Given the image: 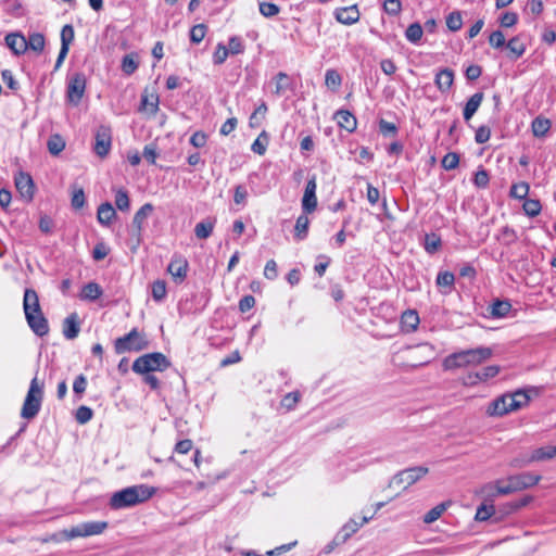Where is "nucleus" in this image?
I'll list each match as a JSON object with an SVG mask.
<instances>
[{
    "mask_svg": "<svg viewBox=\"0 0 556 556\" xmlns=\"http://www.w3.org/2000/svg\"><path fill=\"white\" fill-rule=\"evenodd\" d=\"M383 10L389 15H399L402 11L401 0H384Z\"/></svg>",
    "mask_w": 556,
    "mask_h": 556,
    "instance_id": "6e6d98bb",
    "label": "nucleus"
},
{
    "mask_svg": "<svg viewBox=\"0 0 556 556\" xmlns=\"http://www.w3.org/2000/svg\"><path fill=\"white\" fill-rule=\"evenodd\" d=\"M215 218H206L198 223L194 227V235L198 239H207L214 230Z\"/></svg>",
    "mask_w": 556,
    "mask_h": 556,
    "instance_id": "b1692460",
    "label": "nucleus"
},
{
    "mask_svg": "<svg viewBox=\"0 0 556 556\" xmlns=\"http://www.w3.org/2000/svg\"><path fill=\"white\" fill-rule=\"evenodd\" d=\"M206 34V26L204 24L194 25L190 30V40L194 43H200Z\"/></svg>",
    "mask_w": 556,
    "mask_h": 556,
    "instance_id": "5fc2aeb1",
    "label": "nucleus"
},
{
    "mask_svg": "<svg viewBox=\"0 0 556 556\" xmlns=\"http://www.w3.org/2000/svg\"><path fill=\"white\" fill-rule=\"evenodd\" d=\"M500 371H501L500 366L490 365V366L482 368L480 371L475 372V377L478 378L480 381L485 382L489 379H492L495 376H497Z\"/></svg>",
    "mask_w": 556,
    "mask_h": 556,
    "instance_id": "4c0bfd02",
    "label": "nucleus"
},
{
    "mask_svg": "<svg viewBox=\"0 0 556 556\" xmlns=\"http://www.w3.org/2000/svg\"><path fill=\"white\" fill-rule=\"evenodd\" d=\"M509 478L510 482H513L516 492L531 488L538 484L539 481L541 480V476L531 472H521L518 475L510 476Z\"/></svg>",
    "mask_w": 556,
    "mask_h": 556,
    "instance_id": "2eb2a0df",
    "label": "nucleus"
},
{
    "mask_svg": "<svg viewBox=\"0 0 556 556\" xmlns=\"http://www.w3.org/2000/svg\"><path fill=\"white\" fill-rule=\"evenodd\" d=\"M24 313L29 328L38 336L43 337L49 332L47 318L43 316L37 292L26 289L24 292Z\"/></svg>",
    "mask_w": 556,
    "mask_h": 556,
    "instance_id": "7ed1b4c3",
    "label": "nucleus"
},
{
    "mask_svg": "<svg viewBox=\"0 0 556 556\" xmlns=\"http://www.w3.org/2000/svg\"><path fill=\"white\" fill-rule=\"evenodd\" d=\"M511 400H514V408L515 410L520 409L529 404L530 396L522 390H518L511 394H509Z\"/></svg>",
    "mask_w": 556,
    "mask_h": 556,
    "instance_id": "37998d69",
    "label": "nucleus"
},
{
    "mask_svg": "<svg viewBox=\"0 0 556 556\" xmlns=\"http://www.w3.org/2000/svg\"><path fill=\"white\" fill-rule=\"evenodd\" d=\"M112 144V135H111V128L108 126L101 125L98 127L96 135H94V153L100 156L104 157L109 154L111 150Z\"/></svg>",
    "mask_w": 556,
    "mask_h": 556,
    "instance_id": "9d476101",
    "label": "nucleus"
},
{
    "mask_svg": "<svg viewBox=\"0 0 556 556\" xmlns=\"http://www.w3.org/2000/svg\"><path fill=\"white\" fill-rule=\"evenodd\" d=\"M103 291L97 282H88L80 292V299L87 301H96L102 295Z\"/></svg>",
    "mask_w": 556,
    "mask_h": 556,
    "instance_id": "393cba45",
    "label": "nucleus"
},
{
    "mask_svg": "<svg viewBox=\"0 0 556 556\" xmlns=\"http://www.w3.org/2000/svg\"><path fill=\"white\" fill-rule=\"evenodd\" d=\"M300 400V394L298 392H290L283 396L281 400V405L287 409H292Z\"/></svg>",
    "mask_w": 556,
    "mask_h": 556,
    "instance_id": "774afa93",
    "label": "nucleus"
},
{
    "mask_svg": "<svg viewBox=\"0 0 556 556\" xmlns=\"http://www.w3.org/2000/svg\"><path fill=\"white\" fill-rule=\"evenodd\" d=\"M316 188V177L312 176L307 180L304 194L302 198V208L305 214L314 212L317 207Z\"/></svg>",
    "mask_w": 556,
    "mask_h": 556,
    "instance_id": "ddd939ff",
    "label": "nucleus"
},
{
    "mask_svg": "<svg viewBox=\"0 0 556 556\" xmlns=\"http://www.w3.org/2000/svg\"><path fill=\"white\" fill-rule=\"evenodd\" d=\"M489 43L491 47L498 49L505 46V36L503 31L495 30L489 37Z\"/></svg>",
    "mask_w": 556,
    "mask_h": 556,
    "instance_id": "e2e57ef3",
    "label": "nucleus"
},
{
    "mask_svg": "<svg viewBox=\"0 0 556 556\" xmlns=\"http://www.w3.org/2000/svg\"><path fill=\"white\" fill-rule=\"evenodd\" d=\"M441 164L446 170L455 169L459 164V155L455 152H448L443 156Z\"/></svg>",
    "mask_w": 556,
    "mask_h": 556,
    "instance_id": "a18cd8bd",
    "label": "nucleus"
},
{
    "mask_svg": "<svg viewBox=\"0 0 556 556\" xmlns=\"http://www.w3.org/2000/svg\"><path fill=\"white\" fill-rule=\"evenodd\" d=\"M511 308V304L508 301L496 300L491 305L490 313L493 317L501 318L505 317Z\"/></svg>",
    "mask_w": 556,
    "mask_h": 556,
    "instance_id": "7c9ffc66",
    "label": "nucleus"
},
{
    "mask_svg": "<svg viewBox=\"0 0 556 556\" xmlns=\"http://www.w3.org/2000/svg\"><path fill=\"white\" fill-rule=\"evenodd\" d=\"M115 216L116 212L111 203L105 202L98 207L97 218L100 224L108 226Z\"/></svg>",
    "mask_w": 556,
    "mask_h": 556,
    "instance_id": "4be33fe9",
    "label": "nucleus"
},
{
    "mask_svg": "<svg viewBox=\"0 0 556 556\" xmlns=\"http://www.w3.org/2000/svg\"><path fill=\"white\" fill-rule=\"evenodd\" d=\"M143 157L150 164H155L157 157V147L155 143L147 144L143 149Z\"/></svg>",
    "mask_w": 556,
    "mask_h": 556,
    "instance_id": "69168bd1",
    "label": "nucleus"
},
{
    "mask_svg": "<svg viewBox=\"0 0 556 556\" xmlns=\"http://www.w3.org/2000/svg\"><path fill=\"white\" fill-rule=\"evenodd\" d=\"M266 112H267V106L265 103H262L261 105H258L254 110L252 115L250 116V122H249L250 126L252 128L258 127L261 125V122L264 119Z\"/></svg>",
    "mask_w": 556,
    "mask_h": 556,
    "instance_id": "a19ab883",
    "label": "nucleus"
},
{
    "mask_svg": "<svg viewBox=\"0 0 556 556\" xmlns=\"http://www.w3.org/2000/svg\"><path fill=\"white\" fill-rule=\"evenodd\" d=\"M228 55H229L228 49L223 43H218L216 47V50L213 54L214 64H216V65L223 64L227 60Z\"/></svg>",
    "mask_w": 556,
    "mask_h": 556,
    "instance_id": "13d9d810",
    "label": "nucleus"
},
{
    "mask_svg": "<svg viewBox=\"0 0 556 556\" xmlns=\"http://www.w3.org/2000/svg\"><path fill=\"white\" fill-rule=\"evenodd\" d=\"M166 296V283L163 280H156L152 285V298L160 302Z\"/></svg>",
    "mask_w": 556,
    "mask_h": 556,
    "instance_id": "603ef678",
    "label": "nucleus"
},
{
    "mask_svg": "<svg viewBox=\"0 0 556 556\" xmlns=\"http://www.w3.org/2000/svg\"><path fill=\"white\" fill-rule=\"evenodd\" d=\"M141 103L146 110L155 113L159 109V97L156 94L143 96Z\"/></svg>",
    "mask_w": 556,
    "mask_h": 556,
    "instance_id": "052dcab7",
    "label": "nucleus"
},
{
    "mask_svg": "<svg viewBox=\"0 0 556 556\" xmlns=\"http://www.w3.org/2000/svg\"><path fill=\"white\" fill-rule=\"evenodd\" d=\"M522 208L529 217H535L540 214L542 205L538 199H526Z\"/></svg>",
    "mask_w": 556,
    "mask_h": 556,
    "instance_id": "e433bc0d",
    "label": "nucleus"
},
{
    "mask_svg": "<svg viewBox=\"0 0 556 556\" xmlns=\"http://www.w3.org/2000/svg\"><path fill=\"white\" fill-rule=\"evenodd\" d=\"M43 382L39 381L37 377L31 379L21 409L22 418L30 420L38 415L43 400Z\"/></svg>",
    "mask_w": 556,
    "mask_h": 556,
    "instance_id": "39448f33",
    "label": "nucleus"
},
{
    "mask_svg": "<svg viewBox=\"0 0 556 556\" xmlns=\"http://www.w3.org/2000/svg\"><path fill=\"white\" fill-rule=\"evenodd\" d=\"M167 271L175 282L180 283L187 277L188 262L182 257H174L168 264Z\"/></svg>",
    "mask_w": 556,
    "mask_h": 556,
    "instance_id": "dca6fc26",
    "label": "nucleus"
},
{
    "mask_svg": "<svg viewBox=\"0 0 556 556\" xmlns=\"http://www.w3.org/2000/svg\"><path fill=\"white\" fill-rule=\"evenodd\" d=\"M153 205L151 203L143 204L135 214L132 219L131 236L136 238L137 244L141 241V232L146 219L153 212Z\"/></svg>",
    "mask_w": 556,
    "mask_h": 556,
    "instance_id": "f8f14e48",
    "label": "nucleus"
},
{
    "mask_svg": "<svg viewBox=\"0 0 556 556\" xmlns=\"http://www.w3.org/2000/svg\"><path fill=\"white\" fill-rule=\"evenodd\" d=\"M189 142L194 148H203L207 142V135L204 131L198 130L192 134Z\"/></svg>",
    "mask_w": 556,
    "mask_h": 556,
    "instance_id": "680f3d73",
    "label": "nucleus"
},
{
    "mask_svg": "<svg viewBox=\"0 0 556 556\" xmlns=\"http://www.w3.org/2000/svg\"><path fill=\"white\" fill-rule=\"evenodd\" d=\"M514 400L509 394H504L492 401L486 407V414L491 417H501L510 412H515Z\"/></svg>",
    "mask_w": 556,
    "mask_h": 556,
    "instance_id": "9b49d317",
    "label": "nucleus"
},
{
    "mask_svg": "<svg viewBox=\"0 0 556 556\" xmlns=\"http://www.w3.org/2000/svg\"><path fill=\"white\" fill-rule=\"evenodd\" d=\"M154 493L155 489L153 486L147 484L131 485L113 493L109 505L112 509L132 507L148 501Z\"/></svg>",
    "mask_w": 556,
    "mask_h": 556,
    "instance_id": "f257e3e1",
    "label": "nucleus"
},
{
    "mask_svg": "<svg viewBox=\"0 0 556 556\" xmlns=\"http://www.w3.org/2000/svg\"><path fill=\"white\" fill-rule=\"evenodd\" d=\"M530 186L526 181L514 184L510 188L509 195L514 199L523 200L527 198Z\"/></svg>",
    "mask_w": 556,
    "mask_h": 556,
    "instance_id": "c9c22d12",
    "label": "nucleus"
},
{
    "mask_svg": "<svg viewBox=\"0 0 556 556\" xmlns=\"http://www.w3.org/2000/svg\"><path fill=\"white\" fill-rule=\"evenodd\" d=\"M268 141V135L263 130L252 143L251 150L258 155H264L267 150Z\"/></svg>",
    "mask_w": 556,
    "mask_h": 556,
    "instance_id": "473e14b6",
    "label": "nucleus"
},
{
    "mask_svg": "<svg viewBox=\"0 0 556 556\" xmlns=\"http://www.w3.org/2000/svg\"><path fill=\"white\" fill-rule=\"evenodd\" d=\"M36 52H41L45 48V37L40 33H34L29 36L27 40V48Z\"/></svg>",
    "mask_w": 556,
    "mask_h": 556,
    "instance_id": "79ce46f5",
    "label": "nucleus"
},
{
    "mask_svg": "<svg viewBox=\"0 0 556 556\" xmlns=\"http://www.w3.org/2000/svg\"><path fill=\"white\" fill-rule=\"evenodd\" d=\"M483 98L484 96L482 92H477L468 99L463 111V116L466 122L470 121L475 113L478 111L483 101Z\"/></svg>",
    "mask_w": 556,
    "mask_h": 556,
    "instance_id": "aec40b11",
    "label": "nucleus"
},
{
    "mask_svg": "<svg viewBox=\"0 0 556 556\" xmlns=\"http://www.w3.org/2000/svg\"><path fill=\"white\" fill-rule=\"evenodd\" d=\"M419 324V316L416 311L408 309L403 313L401 318L402 328L406 331H414Z\"/></svg>",
    "mask_w": 556,
    "mask_h": 556,
    "instance_id": "a878e982",
    "label": "nucleus"
},
{
    "mask_svg": "<svg viewBox=\"0 0 556 556\" xmlns=\"http://www.w3.org/2000/svg\"><path fill=\"white\" fill-rule=\"evenodd\" d=\"M86 76L81 72L74 73L68 76L66 98L70 103L77 105L85 94Z\"/></svg>",
    "mask_w": 556,
    "mask_h": 556,
    "instance_id": "1a4fd4ad",
    "label": "nucleus"
},
{
    "mask_svg": "<svg viewBox=\"0 0 556 556\" xmlns=\"http://www.w3.org/2000/svg\"><path fill=\"white\" fill-rule=\"evenodd\" d=\"M274 81H275L274 93L277 94V96L283 94L285 91L290 88V78L283 72H279L275 76Z\"/></svg>",
    "mask_w": 556,
    "mask_h": 556,
    "instance_id": "2f4dec72",
    "label": "nucleus"
},
{
    "mask_svg": "<svg viewBox=\"0 0 556 556\" xmlns=\"http://www.w3.org/2000/svg\"><path fill=\"white\" fill-rule=\"evenodd\" d=\"M492 355L493 351L486 346L463 350L446 356L442 365L445 370L478 366L490 359Z\"/></svg>",
    "mask_w": 556,
    "mask_h": 556,
    "instance_id": "f03ea898",
    "label": "nucleus"
},
{
    "mask_svg": "<svg viewBox=\"0 0 556 556\" xmlns=\"http://www.w3.org/2000/svg\"><path fill=\"white\" fill-rule=\"evenodd\" d=\"M92 416H93L92 409L85 405L79 406L75 414L76 421L80 425H85L88 421H90Z\"/></svg>",
    "mask_w": 556,
    "mask_h": 556,
    "instance_id": "09e8293b",
    "label": "nucleus"
},
{
    "mask_svg": "<svg viewBox=\"0 0 556 556\" xmlns=\"http://www.w3.org/2000/svg\"><path fill=\"white\" fill-rule=\"evenodd\" d=\"M435 282L439 287H447L452 289L455 282V276L451 271H440L437 276Z\"/></svg>",
    "mask_w": 556,
    "mask_h": 556,
    "instance_id": "3c124183",
    "label": "nucleus"
},
{
    "mask_svg": "<svg viewBox=\"0 0 556 556\" xmlns=\"http://www.w3.org/2000/svg\"><path fill=\"white\" fill-rule=\"evenodd\" d=\"M446 26L452 31H457L463 26L462 14L458 11L452 12L446 17Z\"/></svg>",
    "mask_w": 556,
    "mask_h": 556,
    "instance_id": "49530a36",
    "label": "nucleus"
},
{
    "mask_svg": "<svg viewBox=\"0 0 556 556\" xmlns=\"http://www.w3.org/2000/svg\"><path fill=\"white\" fill-rule=\"evenodd\" d=\"M422 33L421 25L419 23H413L407 27L405 37L408 41L416 43L421 39Z\"/></svg>",
    "mask_w": 556,
    "mask_h": 556,
    "instance_id": "ea45409f",
    "label": "nucleus"
},
{
    "mask_svg": "<svg viewBox=\"0 0 556 556\" xmlns=\"http://www.w3.org/2000/svg\"><path fill=\"white\" fill-rule=\"evenodd\" d=\"M170 366L167 357L160 352L144 354L132 363L136 374L144 375L151 371H164Z\"/></svg>",
    "mask_w": 556,
    "mask_h": 556,
    "instance_id": "423d86ee",
    "label": "nucleus"
},
{
    "mask_svg": "<svg viewBox=\"0 0 556 556\" xmlns=\"http://www.w3.org/2000/svg\"><path fill=\"white\" fill-rule=\"evenodd\" d=\"M15 186L22 197L30 200L34 195V181L29 174L20 172L15 176Z\"/></svg>",
    "mask_w": 556,
    "mask_h": 556,
    "instance_id": "f3484780",
    "label": "nucleus"
},
{
    "mask_svg": "<svg viewBox=\"0 0 556 556\" xmlns=\"http://www.w3.org/2000/svg\"><path fill=\"white\" fill-rule=\"evenodd\" d=\"M553 446H544L536 448L531 456L532 460H544V459H551L554 458V455L552 454Z\"/></svg>",
    "mask_w": 556,
    "mask_h": 556,
    "instance_id": "bf43d9fd",
    "label": "nucleus"
},
{
    "mask_svg": "<svg viewBox=\"0 0 556 556\" xmlns=\"http://www.w3.org/2000/svg\"><path fill=\"white\" fill-rule=\"evenodd\" d=\"M228 51L230 54H240L244 51V46L239 37H231L228 42Z\"/></svg>",
    "mask_w": 556,
    "mask_h": 556,
    "instance_id": "0e129e2a",
    "label": "nucleus"
},
{
    "mask_svg": "<svg viewBox=\"0 0 556 556\" xmlns=\"http://www.w3.org/2000/svg\"><path fill=\"white\" fill-rule=\"evenodd\" d=\"M434 83L441 92H447L454 83V72L450 68L439 71L435 75Z\"/></svg>",
    "mask_w": 556,
    "mask_h": 556,
    "instance_id": "6ab92c4d",
    "label": "nucleus"
},
{
    "mask_svg": "<svg viewBox=\"0 0 556 556\" xmlns=\"http://www.w3.org/2000/svg\"><path fill=\"white\" fill-rule=\"evenodd\" d=\"M342 84V77L336 70H327L325 75V85L328 89L337 91Z\"/></svg>",
    "mask_w": 556,
    "mask_h": 556,
    "instance_id": "c756f323",
    "label": "nucleus"
},
{
    "mask_svg": "<svg viewBox=\"0 0 556 556\" xmlns=\"http://www.w3.org/2000/svg\"><path fill=\"white\" fill-rule=\"evenodd\" d=\"M309 226V219L305 214H302L298 217L295 227H294V238L298 240H303L307 236Z\"/></svg>",
    "mask_w": 556,
    "mask_h": 556,
    "instance_id": "c85d7f7f",
    "label": "nucleus"
},
{
    "mask_svg": "<svg viewBox=\"0 0 556 556\" xmlns=\"http://www.w3.org/2000/svg\"><path fill=\"white\" fill-rule=\"evenodd\" d=\"M491 137V129L490 127L482 125L476 130L475 140L477 143H484L486 142Z\"/></svg>",
    "mask_w": 556,
    "mask_h": 556,
    "instance_id": "338daca9",
    "label": "nucleus"
},
{
    "mask_svg": "<svg viewBox=\"0 0 556 556\" xmlns=\"http://www.w3.org/2000/svg\"><path fill=\"white\" fill-rule=\"evenodd\" d=\"M517 238L518 237H517L516 231L508 226L503 227L498 235V240H501L504 244H507V245L516 242Z\"/></svg>",
    "mask_w": 556,
    "mask_h": 556,
    "instance_id": "8fccbe9b",
    "label": "nucleus"
},
{
    "mask_svg": "<svg viewBox=\"0 0 556 556\" xmlns=\"http://www.w3.org/2000/svg\"><path fill=\"white\" fill-rule=\"evenodd\" d=\"M531 127L535 137H544L551 128V122L539 116L533 119Z\"/></svg>",
    "mask_w": 556,
    "mask_h": 556,
    "instance_id": "cd10ccee",
    "label": "nucleus"
},
{
    "mask_svg": "<svg viewBox=\"0 0 556 556\" xmlns=\"http://www.w3.org/2000/svg\"><path fill=\"white\" fill-rule=\"evenodd\" d=\"M109 527L106 521H87L79 523L71 529H64L55 532L46 541L61 543L63 541H71L76 538H88L103 533Z\"/></svg>",
    "mask_w": 556,
    "mask_h": 556,
    "instance_id": "20e7f679",
    "label": "nucleus"
},
{
    "mask_svg": "<svg viewBox=\"0 0 556 556\" xmlns=\"http://www.w3.org/2000/svg\"><path fill=\"white\" fill-rule=\"evenodd\" d=\"M429 469L417 466L404 469L396 473L389 482L392 489L406 490L428 473Z\"/></svg>",
    "mask_w": 556,
    "mask_h": 556,
    "instance_id": "6e6552de",
    "label": "nucleus"
},
{
    "mask_svg": "<svg viewBox=\"0 0 556 556\" xmlns=\"http://www.w3.org/2000/svg\"><path fill=\"white\" fill-rule=\"evenodd\" d=\"M115 205L119 211H128L129 210V197L127 191L124 189H118L115 193Z\"/></svg>",
    "mask_w": 556,
    "mask_h": 556,
    "instance_id": "de8ad7c7",
    "label": "nucleus"
},
{
    "mask_svg": "<svg viewBox=\"0 0 556 556\" xmlns=\"http://www.w3.org/2000/svg\"><path fill=\"white\" fill-rule=\"evenodd\" d=\"M63 336L67 340H73L78 337L80 331L79 320L77 313H72L63 321Z\"/></svg>",
    "mask_w": 556,
    "mask_h": 556,
    "instance_id": "a211bd4d",
    "label": "nucleus"
},
{
    "mask_svg": "<svg viewBox=\"0 0 556 556\" xmlns=\"http://www.w3.org/2000/svg\"><path fill=\"white\" fill-rule=\"evenodd\" d=\"M148 345L149 342L144 333L139 332L136 328L124 337L117 338L114 342V349L117 354L130 351L139 352L147 349Z\"/></svg>",
    "mask_w": 556,
    "mask_h": 556,
    "instance_id": "0eeeda50",
    "label": "nucleus"
},
{
    "mask_svg": "<svg viewBox=\"0 0 556 556\" xmlns=\"http://www.w3.org/2000/svg\"><path fill=\"white\" fill-rule=\"evenodd\" d=\"M506 48L509 52L508 56L513 60H517L526 52V45L521 41L518 36L513 37L506 43Z\"/></svg>",
    "mask_w": 556,
    "mask_h": 556,
    "instance_id": "5701e85b",
    "label": "nucleus"
},
{
    "mask_svg": "<svg viewBox=\"0 0 556 556\" xmlns=\"http://www.w3.org/2000/svg\"><path fill=\"white\" fill-rule=\"evenodd\" d=\"M496 490V494L498 495H507L516 492L513 482H510V478L508 477L506 482L502 480H497L494 483H488L483 486V490Z\"/></svg>",
    "mask_w": 556,
    "mask_h": 556,
    "instance_id": "bb28decb",
    "label": "nucleus"
},
{
    "mask_svg": "<svg viewBox=\"0 0 556 556\" xmlns=\"http://www.w3.org/2000/svg\"><path fill=\"white\" fill-rule=\"evenodd\" d=\"M441 238L435 233L426 235L425 237V250L428 253H434L441 247Z\"/></svg>",
    "mask_w": 556,
    "mask_h": 556,
    "instance_id": "c03bdc74",
    "label": "nucleus"
},
{
    "mask_svg": "<svg viewBox=\"0 0 556 556\" xmlns=\"http://www.w3.org/2000/svg\"><path fill=\"white\" fill-rule=\"evenodd\" d=\"M494 513H495V508L493 505L482 504L481 506L478 507L475 519L478 521H485L491 516H493Z\"/></svg>",
    "mask_w": 556,
    "mask_h": 556,
    "instance_id": "864d4df0",
    "label": "nucleus"
},
{
    "mask_svg": "<svg viewBox=\"0 0 556 556\" xmlns=\"http://www.w3.org/2000/svg\"><path fill=\"white\" fill-rule=\"evenodd\" d=\"M280 9L277 4L271 2H261L260 12L265 17H273L279 13Z\"/></svg>",
    "mask_w": 556,
    "mask_h": 556,
    "instance_id": "4d7b16f0",
    "label": "nucleus"
},
{
    "mask_svg": "<svg viewBox=\"0 0 556 556\" xmlns=\"http://www.w3.org/2000/svg\"><path fill=\"white\" fill-rule=\"evenodd\" d=\"M47 147L52 155H59L65 148V141L60 135H53L49 138Z\"/></svg>",
    "mask_w": 556,
    "mask_h": 556,
    "instance_id": "f704fd0d",
    "label": "nucleus"
},
{
    "mask_svg": "<svg viewBox=\"0 0 556 556\" xmlns=\"http://www.w3.org/2000/svg\"><path fill=\"white\" fill-rule=\"evenodd\" d=\"M138 68V61L136 59V54L130 53L126 54L122 60V71L126 75H131Z\"/></svg>",
    "mask_w": 556,
    "mask_h": 556,
    "instance_id": "58836bf2",
    "label": "nucleus"
},
{
    "mask_svg": "<svg viewBox=\"0 0 556 556\" xmlns=\"http://www.w3.org/2000/svg\"><path fill=\"white\" fill-rule=\"evenodd\" d=\"M5 43L15 54H21L27 49V40L20 34L7 35Z\"/></svg>",
    "mask_w": 556,
    "mask_h": 556,
    "instance_id": "412c9836",
    "label": "nucleus"
},
{
    "mask_svg": "<svg viewBox=\"0 0 556 556\" xmlns=\"http://www.w3.org/2000/svg\"><path fill=\"white\" fill-rule=\"evenodd\" d=\"M450 503H440L433 508H431L425 516H424V522L425 523H432L435 520H438L443 513L447 509Z\"/></svg>",
    "mask_w": 556,
    "mask_h": 556,
    "instance_id": "72a5a7b5",
    "label": "nucleus"
},
{
    "mask_svg": "<svg viewBox=\"0 0 556 556\" xmlns=\"http://www.w3.org/2000/svg\"><path fill=\"white\" fill-rule=\"evenodd\" d=\"M74 37L75 33L73 26L70 24L64 25L61 30V49L55 62V70H58L65 60L70 50V45L73 42Z\"/></svg>",
    "mask_w": 556,
    "mask_h": 556,
    "instance_id": "4468645a",
    "label": "nucleus"
}]
</instances>
